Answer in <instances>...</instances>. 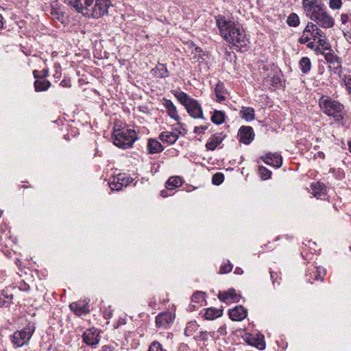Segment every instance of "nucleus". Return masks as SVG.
Listing matches in <instances>:
<instances>
[{
    "label": "nucleus",
    "mask_w": 351,
    "mask_h": 351,
    "mask_svg": "<svg viewBox=\"0 0 351 351\" xmlns=\"http://www.w3.org/2000/svg\"><path fill=\"white\" fill-rule=\"evenodd\" d=\"M252 344L261 350L265 349V343L263 340V337L261 338L255 339L254 342L252 343Z\"/></svg>",
    "instance_id": "41"
},
{
    "label": "nucleus",
    "mask_w": 351,
    "mask_h": 351,
    "mask_svg": "<svg viewBox=\"0 0 351 351\" xmlns=\"http://www.w3.org/2000/svg\"><path fill=\"white\" fill-rule=\"evenodd\" d=\"M317 156L319 158H323V159L325 158V155H324V152H317Z\"/></svg>",
    "instance_id": "57"
},
{
    "label": "nucleus",
    "mask_w": 351,
    "mask_h": 351,
    "mask_svg": "<svg viewBox=\"0 0 351 351\" xmlns=\"http://www.w3.org/2000/svg\"><path fill=\"white\" fill-rule=\"evenodd\" d=\"M215 332H207V331H201L199 333V335L195 336L194 339L197 341H206L208 340V337H214Z\"/></svg>",
    "instance_id": "33"
},
{
    "label": "nucleus",
    "mask_w": 351,
    "mask_h": 351,
    "mask_svg": "<svg viewBox=\"0 0 351 351\" xmlns=\"http://www.w3.org/2000/svg\"><path fill=\"white\" fill-rule=\"evenodd\" d=\"M65 3L84 16L94 19L108 14L111 6L110 0H65Z\"/></svg>",
    "instance_id": "2"
},
{
    "label": "nucleus",
    "mask_w": 351,
    "mask_h": 351,
    "mask_svg": "<svg viewBox=\"0 0 351 351\" xmlns=\"http://www.w3.org/2000/svg\"><path fill=\"white\" fill-rule=\"evenodd\" d=\"M299 23L300 20L298 16L295 13L291 14L287 19V24L291 27H296Z\"/></svg>",
    "instance_id": "36"
},
{
    "label": "nucleus",
    "mask_w": 351,
    "mask_h": 351,
    "mask_svg": "<svg viewBox=\"0 0 351 351\" xmlns=\"http://www.w3.org/2000/svg\"><path fill=\"white\" fill-rule=\"evenodd\" d=\"M240 270H241V269H240V268H237V269H236V271H235V273H237V274H240V271H239Z\"/></svg>",
    "instance_id": "63"
},
{
    "label": "nucleus",
    "mask_w": 351,
    "mask_h": 351,
    "mask_svg": "<svg viewBox=\"0 0 351 351\" xmlns=\"http://www.w3.org/2000/svg\"><path fill=\"white\" fill-rule=\"evenodd\" d=\"M342 5L341 0H330L329 6L332 10H338Z\"/></svg>",
    "instance_id": "44"
},
{
    "label": "nucleus",
    "mask_w": 351,
    "mask_h": 351,
    "mask_svg": "<svg viewBox=\"0 0 351 351\" xmlns=\"http://www.w3.org/2000/svg\"><path fill=\"white\" fill-rule=\"evenodd\" d=\"M237 293L234 289H231L227 291L219 292L218 298L220 301L226 302L229 299L235 300L237 299Z\"/></svg>",
    "instance_id": "27"
},
{
    "label": "nucleus",
    "mask_w": 351,
    "mask_h": 351,
    "mask_svg": "<svg viewBox=\"0 0 351 351\" xmlns=\"http://www.w3.org/2000/svg\"><path fill=\"white\" fill-rule=\"evenodd\" d=\"M197 323L195 322H190L187 324L184 329V335L187 337H189L193 334V332L197 330Z\"/></svg>",
    "instance_id": "32"
},
{
    "label": "nucleus",
    "mask_w": 351,
    "mask_h": 351,
    "mask_svg": "<svg viewBox=\"0 0 351 351\" xmlns=\"http://www.w3.org/2000/svg\"><path fill=\"white\" fill-rule=\"evenodd\" d=\"M306 33H310V32H305V29H304L303 31L302 36L299 38V40H298L300 44H305L310 40L311 37L308 36H306Z\"/></svg>",
    "instance_id": "47"
},
{
    "label": "nucleus",
    "mask_w": 351,
    "mask_h": 351,
    "mask_svg": "<svg viewBox=\"0 0 351 351\" xmlns=\"http://www.w3.org/2000/svg\"><path fill=\"white\" fill-rule=\"evenodd\" d=\"M215 93L216 96V101L217 102H221L226 99L224 95L227 93V90L226 89L223 83L219 82L217 84L215 88Z\"/></svg>",
    "instance_id": "22"
},
{
    "label": "nucleus",
    "mask_w": 351,
    "mask_h": 351,
    "mask_svg": "<svg viewBox=\"0 0 351 351\" xmlns=\"http://www.w3.org/2000/svg\"><path fill=\"white\" fill-rule=\"evenodd\" d=\"M148 351H164L162 345L158 341H154L150 345Z\"/></svg>",
    "instance_id": "45"
},
{
    "label": "nucleus",
    "mask_w": 351,
    "mask_h": 351,
    "mask_svg": "<svg viewBox=\"0 0 351 351\" xmlns=\"http://www.w3.org/2000/svg\"><path fill=\"white\" fill-rule=\"evenodd\" d=\"M269 81L274 87L276 88L281 86V79L278 75H274L270 78Z\"/></svg>",
    "instance_id": "43"
},
{
    "label": "nucleus",
    "mask_w": 351,
    "mask_h": 351,
    "mask_svg": "<svg viewBox=\"0 0 351 351\" xmlns=\"http://www.w3.org/2000/svg\"><path fill=\"white\" fill-rule=\"evenodd\" d=\"M253 128L250 126H241L239 130V141L249 145L254 138Z\"/></svg>",
    "instance_id": "11"
},
{
    "label": "nucleus",
    "mask_w": 351,
    "mask_h": 351,
    "mask_svg": "<svg viewBox=\"0 0 351 351\" xmlns=\"http://www.w3.org/2000/svg\"><path fill=\"white\" fill-rule=\"evenodd\" d=\"M317 43H319V45L323 48L324 50L328 51L330 52L332 51L330 45L325 38V36L317 40Z\"/></svg>",
    "instance_id": "40"
},
{
    "label": "nucleus",
    "mask_w": 351,
    "mask_h": 351,
    "mask_svg": "<svg viewBox=\"0 0 351 351\" xmlns=\"http://www.w3.org/2000/svg\"><path fill=\"white\" fill-rule=\"evenodd\" d=\"M196 303H192L190 304L189 309L190 311H195L196 308Z\"/></svg>",
    "instance_id": "54"
},
{
    "label": "nucleus",
    "mask_w": 351,
    "mask_h": 351,
    "mask_svg": "<svg viewBox=\"0 0 351 351\" xmlns=\"http://www.w3.org/2000/svg\"><path fill=\"white\" fill-rule=\"evenodd\" d=\"M305 32H310L311 37L315 40L324 37V33L311 22L307 23L305 27Z\"/></svg>",
    "instance_id": "16"
},
{
    "label": "nucleus",
    "mask_w": 351,
    "mask_h": 351,
    "mask_svg": "<svg viewBox=\"0 0 351 351\" xmlns=\"http://www.w3.org/2000/svg\"><path fill=\"white\" fill-rule=\"evenodd\" d=\"M302 3L306 16L310 19L313 18L325 7L321 0H302Z\"/></svg>",
    "instance_id": "7"
},
{
    "label": "nucleus",
    "mask_w": 351,
    "mask_h": 351,
    "mask_svg": "<svg viewBox=\"0 0 351 351\" xmlns=\"http://www.w3.org/2000/svg\"><path fill=\"white\" fill-rule=\"evenodd\" d=\"M104 314L106 319H110L112 316V313L110 311H105Z\"/></svg>",
    "instance_id": "53"
},
{
    "label": "nucleus",
    "mask_w": 351,
    "mask_h": 351,
    "mask_svg": "<svg viewBox=\"0 0 351 351\" xmlns=\"http://www.w3.org/2000/svg\"><path fill=\"white\" fill-rule=\"evenodd\" d=\"M173 95L186 108L187 112L194 119H202L203 110L200 104L182 91L173 90Z\"/></svg>",
    "instance_id": "4"
},
{
    "label": "nucleus",
    "mask_w": 351,
    "mask_h": 351,
    "mask_svg": "<svg viewBox=\"0 0 351 351\" xmlns=\"http://www.w3.org/2000/svg\"><path fill=\"white\" fill-rule=\"evenodd\" d=\"M217 332L219 334V335L221 336H224L226 335V327L225 325H223L221 326H220L218 330H217Z\"/></svg>",
    "instance_id": "50"
},
{
    "label": "nucleus",
    "mask_w": 351,
    "mask_h": 351,
    "mask_svg": "<svg viewBox=\"0 0 351 351\" xmlns=\"http://www.w3.org/2000/svg\"><path fill=\"white\" fill-rule=\"evenodd\" d=\"M311 19L323 28H330L334 25V20L327 13L325 7Z\"/></svg>",
    "instance_id": "9"
},
{
    "label": "nucleus",
    "mask_w": 351,
    "mask_h": 351,
    "mask_svg": "<svg viewBox=\"0 0 351 351\" xmlns=\"http://www.w3.org/2000/svg\"><path fill=\"white\" fill-rule=\"evenodd\" d=\"M224 180V176L222 173H216L213 176L212 183L215 185L221 184Z\"/></svg>",
    "instance_id": "39"
},
{
    "label": "nucleus",
    "mask_w": 351,
    "mask_h": 351,
    "mask_svg": "<svg viewBox=\"0 0 351 351\" xmlns=\"http://www.w3.org/2000/svg\"><path fill=\"white\" fill-rule=\"evenodd\" d=\"M60 85H62V86H64V87L70 86V85L66 82V80L61 81Z\"/></svg>",
    "instance_id": "55"
},
{
    "label": "nucleus",
    "mask_w": 351,
    "mask_h": 351,
    "mask_svg": "<svg viewBox=\"0 0 351 351\" xmlns=\"http://www.w3.org/2000/svg\"><path fill=\"white\" fill-rule=\"evenodd\" d=\"M117 178L118 180L120 181L121 185L125 187L129 185L133 180L132 178L128 176L125 173H120L117 176Z\"/></svg>",
    "instance_id": "34"
},
{
    "label": "nucleus",
    "mask_w": 351,
    "mask_h": 351,
    "mask_svg": "<svg viewBox=\"0 0 351 351\" xmlns=\"http://www.w3.org/2000/svg\"><path fill=\"white\" fill-rule=\"evenodd\" d=\"M326 62L329 64V69L335 74L341 75L342 72L341 58L330 51L322 52Z\"/></svg>",
    "instance_id": "8"
},
{
    "label": "nucleus",
    "mask_w": 351,
    "mask_h": 351,
    "mask_svg": "<svg viewBox=\"0 0 351 351\" xmlns=\"http://www.w3.org/2000/svg\"><path fill=\"white\" fill-rule=\"evenodd\" d=\"M314 46H315V45H314V43H313V42H309V43H308V44H307V47H308V48H310V49H313V48H314Z\"/></svg>",
    "instance_id": "58"
},
{
    "label": "nucleus",
    "mask_w": 351,
    "mask_h": 351,
    "mask_svg": "<svg viewBox=\"0 0 351 351\" xmlns=\"http://www.w3.org/2000/svg\"><path fill=\"white\" fill-rule=\"evenodd\" d=\"M230 318L234 321H241L247 317V310L241 305L236 306L228 312Z\"/></svg>",
    "instance_id": "12"
},
{
    "label": "nucleus",
    "mask_w": 351,
    "mask_h": 351,
    "mask_svg": "<svg viewBox=\"0 0 351 351\" xmlns=\"http://www.w3.org/2000/svg\"><path fill=\"white\" fill-rule=\"evenodd\" d=\"M69 306L71 310L77 315H81L88 311L86 304H84L82 302L80 301L73 302L70 304Z\"/></svg>",
    "instance_id": "23"
},
{
    "label": "nucleus",
    "mask_w": 351,
    "mask_h": 351,
    "mask_svg": "<svg viewBox=\"0 0 351 351\" xmlns=\"http://www.w3.org/2000/svg\"><path fill=\"white\" fill-rule=\"evenodd\" d=\"M225 136L222 133L213 134L207 141L206 148L213 151L223 141Z\"/></svg>",
    "instance_id": "15"
},
{
    "label": "nucleus",
    "mask_w": 351,
    "mask_h": 351,
    "mask_svg": "<svg viewBox=\"0 0 351 351\" xmlns=\"http://www.w3.org/2000/svg\"><path fill=\"white\" fill-rule=\"evenodd\" d=\"M223 311L221 309L218 308H209L206 309L205 313H204V317L206 319H214L215 318L219 317L222 315Z\"/></svg>",
    "instance_id": "28"
},
{
    "label": "nucleus",
    "mask_w": 351,
    "mask_h": 351,
    "mask_svg": "<svg viewBox=\"0 0 351 351\" xmlns=\"http://www.w3.org/2000/svg\"><path fill=\"white\" fill-rule=\"evenodd\" d=\"M182 184V180L178 176H173L169 178L167 182V189L169 190L173 189Z\"/></svg>",
    "instance_id": "30"
},
{
    "label": "nucleus",
    "mask_w": 351,
    "mask_h": 351,
    "mask_svg": "<svg viewBox=\"0 0 351 351\" xmlns=\"http://www.w3.org/2000/svg\"><path fill=\"white\" fill-rule=\"evenodd\" d=\"M83 341L90 346H95L99 342V332L95 328L88 329L82 335Z\"/></svg>",
    "instance_id": "10"
},
{
    "label": "nucleus",
    "mask_w": 351,
    "mask_h": 351,
    "mask_svg": "<svg viewBox=\"0 0 351 351\" xmlns=\"http://www.w3.org/2000/svg\"><path fill=\"white\" fill-rule=\"evenodd\" d=\"M232 267H233L232 265L230 263H228V264H226L221 267L220 273L221 274H227L232 271Z\"/></svg>",
    "instance_id": "46"
},
{
    "label": "nucleus",
    "mask_w": 351,
    "mask_h": 351,
    "mask_svg": "<svg viewBox=\"0 0 351 351\" xmlns=\"http://www.w3.org/2000/svg\"><path fill=\"white\" fill-rule=\"evenodd\" d=\"M226 114L225 112L221 110H215L211 117L213 123L217 125L223 123L225 121Z\"/></svg>",
    "instance_id": "29"
},
{
    "label": "nucleus",
    "mask_w": 351,
    "mask_h": 351,
    "mask_svg": "<svg viewBox=\"0 0 351 351\" xmlns=\"http://www.w3.org/2000/svg\"><path fill=\"white\" fill-rule=\"evenodd\" d=\"M3 16L0 14V29L3 28Z\"/></svg>",
    "instance_id": "56"
},
{
    "label": "nucleus",
    "mask_w": 351,
    "mask_h": 351,
    "mask_svg": "<svg viewBox=\"0 0 351 351\" xmlns=\"http://www.w3.org/2000/svg\"><path fill=\"white\" fill-rule=\"evenodd\" d=\"M114 144L121 148L131 147L137 139L136 133L130 129L117 130L112 135Z\"/></svg>",
    "instance_id": "5"
},
{
    "label": "nucleus",
    "mask_w": 351,
    "mask_h": 351,
    "mask_svg": "<svg viewBox=\"0 0 351 351\" xmlns=\"http://www.w3.org/2000/svg\"><path fill=\"white\" fill-rule=\"evenodd\" d=\"M155 75L160 78H164L169 76V71L165 64L158 63L157 66L152 69Z\"/></svg>",
    "instance_id": "25"
},
{
    "label": "nucleus",
    "mask_w": 351,
    "mask_h": 351,
    "mask_svg": "<svg viewBox=\"0 0 351 351\" xmlns=\"http://www.w3.org/2000/svg\"><path fill=\"white\" fill-rule=\"evenodd\" d=\"M344 83L348 90L349 93L351 92V75L348 76H345L344 77Z\"/></svg>",
    "instance_id": "48"
},
{
    "label": "nucleus",
    "mask_w": 351,
    "mask_h": 351,
    "mask_svg": "<svg viewBox=\"0 0 351 351\" xmlns=\"http://www.w3.org/2000/svg\"><path fill=\"white\" fill-rule=\"evenodd\" d=\"M319 105L323 112L334 117L335 121L340 123L343 121V116L341 112L344 106L338 101L333 100L329 97L322 96L319 99Z\"/></svg>",
    "instance_id": "3"
},
{
    "label": "nucleus",
    "mask_w": 351,
    "mask_h": 351,
    "mask_svg": "<svg viewBox=\"0 0 351 351\" xmlns=\"http://www.w3.org/2000/svg\"><path fill=\"white\" fill-rule=\"evenodd\" d=\"M112 191H119L123 187L117 178H113L108 183Z\"/></svg>",
    "instance_id": "37"
},
{
    "label": "nucleus",
    "mask_w": 351,
    "mask_h": 351,
    "mask_svg": "<svg viewBox=\"0 0 351 351\" xmlns=\"http://www.w3.org/2000/svg\"><path fill=\"white\" fill-rule=\"evenodd\" d=\"M9 304H10V302H7L4 301L3 303L2 304V305H4V306H7L9 305Z\"/></svg>",
    "instance_id": "62"
},
{
    "label": "nucleus",
    "mask_w": 351,
    "mask_h": 351,
    "mask_svg": "<svg viewBox=\"0 0 351 351\" xmlns=\"http://www.w3.org/2000/svg\"><path fill=\"white\" fill-rule=\"evenodd\" d=\"M164 147L156 139H150L147 143V150L149 154H154L161 152Z\"/></svg>",
    "instance_id": "21"
},
{
    "label": "nucleus",
    "mask_w": 351,
    "mask_h": 351,
    "mask_svg": "<svg viewBox=\"0 0 351 351\" xmlns=\"http://www.w3.org/2000/svg\"><path fill=\"white\" fill-rule=\"evenodd\" d=\"M204 301V293L203 292L197 291L194 293L191 297V303L200 304Z\"/></svg>",
    "instance_id": "35"
},
{
    "label": "nucleus",
    "mask_w": 351,
    "mask_h": 351,
    "mask_svg": "<svg viewBox=\"0 0 351 351\" xmlns=\"http://www.w3.org/2000/svg\"><path fill=\"white\" fill-rule=\"evenodd\" d=\"M163 105L167 110L168 114L172 119L179 121L180 117L178 114L176 107L170 99H163Z\"/></svg>",
    "instance_id": "18"
},
{
    "label": "nucleus",
    "mask_w": 351,
    "mask_h": 351,
    "mask_svg": "<svg viewBox=\"0 0 351 351\" xmlns=\"http://www.w3.org/2000/svg\"><path fill=\"white\" fill-rule=\"evenodd\" d=\"M307 273V276H310L311 278L316 280H323L326 274L325 270L324 269H321L320 267H313V269L311 270L308 269Z\"/></svg>",
    "instance_id": "24"
},
{
    "label": "nucleus",
    "mask_w": 351,
    "mask_h": 351,
    "mask_svg": "<svg viewBox=\"0 0 351 351\" xmlns=\"http://www.w3.org/2000/svg\"><path fill=\"white\" fill-rule=\"evenodd\" d=\"M207 128H208V125L196 126L194 128L193 132L195 133H200V132H203Z\"/></svg>",
    "instance_id": "49"
},
{
    "label": "nucleus",
    "mask_w": 351,
    "mask_h": 351,
    "mask_svg": "<svg viewBox=\"0 0 351 351\" xmlns=\"http://www.w3.org/2000/svg\"><path fill=\"white\" fill-rule=\"evenodd\" d=\"M343 35L346 40L351 44V30L346 32H343Z\"/></svg>",
    "instance_id": "52"
},
{
    "label": "nucleus",
    "mask_w": 351,
    "mask_h": 351,
    "mask_svg": "<svg viewBox=\"0 0 351 351\" xmlns=\"http://www.w3.org/2000/svg\"><path fill=\"white\" fill-rule=\"evenodd\" d=\"M240 114L241 117L247 121H252L255 118L254 109L251 107H243L240 111Z\"/></svg>",
    "instance_id": "26"
},
{
    "label": "nucleus",
    "mask_w": 351,
    "mask_h": 351,
    "mask_svg": "<svg viewBox=\"0 0 351 351\" xmlns=\"http://www.w3.org/2000/svg\"><path fill=\"white\" fill-rule=\"evenodd\" d=\"M178 137L179 136L178 134L167 131L162 132L159 135V138L162 142H165L171 145L175 143L178 139Z\"/></svg>",
    "instance_id": "20"
},
{
    "label": "nucleus",
    "mask_w": 351,
    "mask_h": 351,
    "mask_svg": "<svg viewBox=\"0 0 351 351\" xmlns=\"http://www.w3.org/2000/svg\"><path fill=\"white\" fill-rule=\"evenodd\" d=\"M265 163L275 167H280L282 164V159L280 154L275 153L267 154L263 158Z\"/></svg>",
    "instance_id": "14"
},
{
    "label": "nucleus",
    "mask_w": 351,
    "mask_h": 351,
    "mask_svg": "<svg viewBox=\"0 0 351 351\" xmlns=\"http://www.w3.org/2000/svg\"><path fill=\"white\" fill-rule=\"evenodd\" d=\"M34 331V324L29 323L22 330H17L13 334V335L12 336V343L16 347H21L26 344L30 340Z\"/></svg>",
    "instance_id": "6"
},
{
    "label": "nucleus",
    "mask_w": 351,
    "mask_h": 351,
    "mask_svg": "<svg viewBox=\"0 0 351 351\" xmlns=\"http://www.w3.org/2000/svg\"><path fill=\"white\" fill-rule=\"evenodd\" d=\"M259 174L263 180H267L271 175V171L263 166H260L258 169Z\"/></svg>",
    "instance_id": "38"
},
{
    "label": "nucleus",
    "mask_w": 351,
    "mask_h": 351,
    "mask_svg": "<svg viewBox=\"0 0 351 351\" xmlns=\"http://www.w3.org/2000/svg\"><path fill=\"white\" fill-rule=\"evenodd\" d=\"M160 195H161V196H162L164 197H167V191L165 190L161 191Z\"/></svg>",
    "instance_id": "60"
},
{
    "label": "nucleus",
    "mask_w": 351,
    "mask_h": 351,
    "mask_svg": "<svg viewBox=\"0 0 351 351\" xmlns=\"http://www.w3.org/2000/svg\"><path fill=\"white\" fill-rule=\"evenodd\" d=\"M312 194L317 199H324L326 196V187L320 182L313 183L311 186Z\"/></svg>",
    "instance_id": "17"
},
{
    "label": "nucleus",
    "mask_w": 351,
    "mask_h": 351,
    "mask_svg": "<svg viewBox=\"0 0 351 351\" xmlns=\"http://www.w3.org/2000/svg\"><path fill=\"white\" fill-rule=\"evenodd\" d=\"M33 75H34V77L36 80L40 77H39V76H38V71H36V70L34 71V72H33Z\"/></svg>",
    "instance_id": "59"
},
{
    "label": "nucleus",
    "mask_w": 351,
    "mask_h": 351,
    "mask_svg": "<svg viewBox=\"0 0 351 351\" xmlns=\"http://www.w3.org/2000/svg\"><path fill=\"white\" fill-rule=\"evenodd\" d=\"M348 146H349V150L351 152V141L349 142Z\"/></svg>",
    "instance_id": "64"
},
{
    "label": "nucleus",
    "mask_w": 351,
    "mask_h": 351,
    "mask_svg": "<svg viewBox=\"0 0 351 351\" xmlns=\"http://www.w3.org/2000/svg\"><path fill=\"white\" fill-rule=\"evenodd\" d=\"M350 19V16L348 14H342L341 15V22L343 24H346Z\"/></svg>",
    "instance_id": "51"
},
{
    "label": "nucleus",
    "mask_w": 351,
    "mask_h": 351,
    "mask_svg": "<svg viewBox=\"0 0 351 351\" xmlns=\"http://www.w3.org/2000/svg\"><path fill=\"white\" fill-rule=\"evenodd\" d=\"M34 88L36 92L46 91L51 86V82L43 77L36 80L34 83Z\"/></svg>",
    "instance_id": "19"
},
{
    "label": "nucleus",
    "mask_w": 351,
    "mask_h": 351,
    "mask_svg": "<svg viewBox=\"0 0 351 351\" xmlns=\"http://www.w3.org/2000/svg\"><path fill=\"white\" fill-rule=\"evenodd\" d=\"M51 15L53 19H57L59 21H62L64 18L63 13L53 8L51 10Z\"/></svg>",
    "instance_id": "42"
},
{
    "label": "nucleus",
    "mask_w": 351,
    "mask_h": 351,
    "mask_svg": "<svg viewBox=\"0 0 351 351\" xmlns=\"http://www.w3.org/2000/svg\"><path fill=\"white\" fill-rule=\"evenodd\" d=\"M5 298H6L7 299H10V300H11V299H12L13 295H6V296H5Z\"/></svg>",
    "instance_id": "61"
},
{
    "label": "nucleus",
    "mask_w": 351,
    "mask_h": 351,
    "mask_svg": "<svg viewBox=\"0 0 351 351\" xmlns=\"http://www.w3.org/2000/svg\"><path fill=\"white\" fill-rule=\"evenodd\" d=\"M216 23L221 36L229 43L232 44L236 50L245 51L250 43L244 30L239 24L227 20L224 16H218Z\"/></svg>",
    "instance_id": "1"
},
{
    "label": "nucleus",
    "mask_w": 351,
    "mask_h": 351,
    "mask_svg": "<svg viewBox=\"0 0 351 351\" xmlns=\"http://www.w3.org/2000/svg\"><path fill=\"white\" fill-rule=\"evenodd\" d=\"M300 69L303 73H307L311 69V62L308 57H303L299 62Z\"/></svg>",
    "instance_id": "31"
},
{
    "label": "nucleus",
    "mask_w": 351,
    "mask_h": 351,
    "mask_svg": "<svg viewBox=\"0 0 351 351\" xmlns=\"http://www.w3.org/2000/svg\"><path fill=\"white\" fill-rule=\"evenodd\" d=\"M171 322L172 316L168 312L161 313L156 317V326L158 328H167Z\"/></svg>",
    "instance_id": "13"
}]
</instances>
